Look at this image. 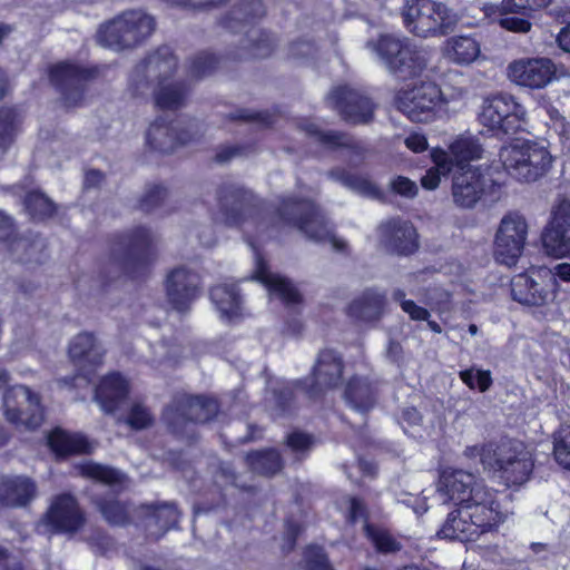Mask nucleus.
<instances>
[{"label": "nucleus", "mask_w": 570, "mask_h": 570, "mask_svg": "<svg viewBox=\"0 0 570 570\" xmlns=\"http://www.w3.org/2000/svg\"><path fill=\"white\" fill-rule=\"evenodd\" d=\"M254 278L264 284L269 293L286 304L299 302V293L286 278L269 272L263 258L256 255Z\"/></svg>", "instance_id": "nucleus-26"}, {"label": "nucleus", "mask_w": 570, "mask_h": 570, "mask_svg": "<svg viewBox=\"0 0 570 570\" xmlns=\"http://www.w3.org/2000/svg\"><path fill=\"white\" fill-rule=\"evenodd\" d=\"M508 77L519 86L541 89L556 77V66L548 58L519 59L509 65Z\"/></svg>", "instance_id": "nucleus-18"}, {"label": "nucleus", "mask_w": 570, "mask_h": 570, "mask_svg": "<svg viewBox=\"0 0 570 570\" xmlns=\"http://www.w3.org/2000/svg\"><path fill=\"white\" fill-rule=\"evenodd\" d=\"M438 491L458 507L475 505L476 502H482L484 507H502L495 490L487 487L473 473L461 469L446 468L442 470Z\"/></svg>", "instance_id": "nucleus-6"}, {"label": "nucleus", "mask_w": 570, "mask_h": 570, "mask_svg": "<svg viewBox=\"0 0 570 570\" xmlns=\"http://www.w3.org/2000/svg\"><path fill=\"white\" fill-rule=\"evenodd\" d=\"M46 518L49 524L61 532H75L83 523L82 513L76 500L67 494L56 498Z\"/></svg>", "instance_id": "nucleus-25"}, {"label": "nucleus", "mask_w": 570, "mask_h": 570, "mask_svg": "<svg viewBox=\"0 0 570 570\" xmlns=\"http://www.w3.org/2000/svg\"><path fill=\"white\" fill-rule=\"evenodd\" d=\"M482 151L483 149L475 137L462 135L450 145L446 153L458 170H461L462 167H466L463 165L464 163L481 158Z\"/></svg>", "instance_id": "nucleus-37"}, {"label": "nucleus", "mask_w": 570, "mask_h": 570, "mask_svg": "<svg viewBox=\"0 0 570 570\" xmlns=\"http://www.w3.org/2000/svg\"><path fill=\"white\" fill-rule=\"evenodd\" d=\"M382 243L387 249L400 255H409L417 248L416 232L409 222L389 220L381 225Z\"/></svg>", "instance_id": "nucleus-23"}, {"label": "nucleus", "mask_w": 570, "mask_h": 570, "mask_svg": "<svg viewBox=\"0 0 570 570\" xmlns=\"http://www.w3.org/2000/svg\"><path fill=\"white\" fill-rule=\"evenodd\" d=\"M216 58L209 53L197 56L190 63V72L193 77L200 78L209 73L216 66Z\"/></svg>", "instance_id": "nucleus-53"}, {"label": "nucleus", "mask_w": 570, "mask_h": 570, "mask_svg": "<svg viewBox=\"0 0 570 570\" xmlns=\"http://www.w3.org/2000/svg\"><path fill=\"white\" fill-rule=\"evenodd\" d=\"M48 444L57 455L87 453L90 450L88 441L79 434H71L57 429L48 436Z\"/></svg>", "instance_id": "nucleus-34"}, {"label": "nucleus", "mask_w": 570, "mask_h": 570, "mask_svg": "<svg viewBox=\"0 0 570 570\" xmlns=\"http://www.w3.org/2000/svg\"><path fill=\"white\" fill-rule=\"evenodd\" d=\"M384 304L385 298L381 293L368 289L351 303L348 313L356 320L370 322L382 315Z\"/></svg>", "instance_id": "nucleus-32"}, {"label": "nucleus", "mask_w": 570, "mask_h": 570, "mask_svg": "<svg viewBox=\"0 0 570 570\" xmlns=\"http://www.w3.org/2000/svg\"><path fill=\"white\" fill-rule=\"evenodd\" d=\"M313 45L306 41L296 42L291 47V53L296 58L308 57L313 53Z\"/></svg>", "instance_id": "nucleus-64"}, {"label": "nucleus", "mask_w": 570, "mask_h": 570, "mask_svg": "<svg viewBox=\"0 0 570 570\" xmlns=\"http://www.w3.org/2000/svg\"><path fill=\"white\" fill-rule=\"evenodd\" d=\"M148 145L161 153L173 151L178 145L185 144L186 139L176 135L175 129L163 120L150 125L147 131Z\"/></svg>", "instance_id": "nucleus-35"}, {"label": "nucleus", "mask_w": 570, "mask_h": 570, "mask_svg": "<svg viewBox=\"0 0 570 570\" xmlns=\"http://www.w3.org/2000/svg\"><path fill=\"white\" fill-rule=\"evenodd\" d=\"M488 179L479 168L468 166L456 170L452 180V198L456 206L472 208L482 198Z\"/></svg>", "instance_id": "nucleus-20"}, {"label": "nucleus", "mask_w": 570, "mask_h": 570, "mask_svg": "<svg viewBox=\"0 0 570 570\" xmlns=\"http://www.w3.org/2000/svg\"><path fill=\"white\" fill-rule=\"evenodd\" d=\"M533 459L528 448L520 441L509 440L499 444L490 471L497 473L505 485H520L529 480Z\"/></svg>", "instance_id": "nucleus-11"}, {"label": "nucleus", "mask_w": 570, "mask_h": 570, "mask_svg": "<svg viewBox=\"0 0 570 570\" xmlns=\"http://www.w3.org/2000/svg\"><path fill=\"white\" fill-rule=\"evenodd\" d=\"M90 77L91 71L68 62L58 63L50 70V80L60 89L67 107H76L81 102L83 83Z\"/></svg>", "instance_id": "nucleus-21"}, {"label": "nucleus", "mask_w": 570, "mask_h": 570, "mask_svg": "<svg viewBox=\"0 0 570 570\" xmlns=\"http://www.w3.org/2000/svg\"><path fill=\"white\" fill-rule=\"evenodd\" d=\"M272 51L271 45L267 40H262L250 48L247 55H242L240 57H253V58H264L267 57Z\"/></svg>", "instance_id": "nucleus-63"}, {"label": "nucleus", "mask_w": 570, "mask_h": 570, "mask_svg": "<svg viewBox=\"0 0 570 570\" xmlns=\"http://www.w3.org/2000/svg\"><path fill=\"white\" fill-rule=\"evenodd\" d=\"M479 118L495 134L510 135L527 124V111L512 96L501 94L484 100Z\"/></svg>", "instance_id": "nucleus-10"}, {"label": "nucleus", "mask_w": 570, "mask_h": 570, "mask_svg": "<svg viewBox=\"0 0 570 570\" xmlns=\"http://www.w3.org/2000/svg\"><path fill=\"white\" fill-rule=\"evenodd\" d=\"M492 385L491 372L489 370H478L475 372V389L480 392H487Z\"/></svg>", "instance_id": "nucleus-62"}, {"label": "nucleus", "mask_w": 570, "mask_h": 570, "mask_svg": "<svg viewBox=\"0 0 570 570\" xmlns=\"http://www.w3.org/2000/svg\"><path fill=\"white\" fill-rule=\"evenodd\" d=\"M104 518L111 524L121 525L128 520L126 505L116 500H108L98 503Z\"/></svg>", "instance_id": "nucleus-47"}, {"label": "nucleus", "mask_w": 570, "mask_h": 570, "mask_svg": "<svg viewBox=\"0 0 570 570\" xmlns=\"http://www.w3.org/2000/svg\"><path fill=\"white\" fill-rule=\"evenodd\" d=\"M559 288L553 285L548 267H532L517 275L511 283L514 301L529 306H547L554 303Z\"/></svg>", "instance_id": "nucleus-12"}, {"label": "nucleus", "mask_w": 570, "mask_h": 570, "mask_svg": "<svg viewBox=\"0 0 570 570\" xmlns=\"http://www.w3.org/2000/svg\"><path fill=\"white\" fill-rule=\"evenodd\" d=\"M393 297L400 301L402 309L409 314L412 320L424 321L429 318V311L416 305L413 301L405 299V293L402 289H396L393 293Z\"/></svg>", "instance_id": "nucleus-50"}, {"label": "nucleus", "mask_w": 570, "mask_h": 570, "mask_svg": "<svg viewBox=\"0 0 570 570\" xmlns=\"http://www.w3.org/2000/svg\"><path fill=\"white\" fill-rule=\"evenodd\" d=\"M401 14L406 30L422 38L444 36L460 20L455 11L433 0H406Z\"/></svg>", "instance_id": "nucleus-4"}, {"label": "nucleus", "mask_w": 570, "mask_h": 570, "mask_svg": "<svg viewBox=\"0 0 570 570\" xmlns=\"http://www.w3.org/2000/svg\"><path fill=\"white\" fill-rule=\"evenodd\" d=\"M155 236L150 230L144 227L135 229L126 240L127 258L125 266L127 269L145 266L151 255V247L155 243Z\"/></svg>", "instance_id": "nucleus-29"}, {"label": "nucleus", "mask_w": 570, "mask_h": 570, "mask_svg": "<svg viewBox=\"0 0 570 570\" xmlns=\"http://www.w3.org/2000/svg\"><path fill=\"white\" fill-rule=\"evenodd\" d=\"M128 382L117 373L105 376L96 387L95 400L106 413H114L128 394Z\"/></svg>", "instance_id": "nucleus-28"}, {"label": "nucleus", "mask_w": 570, "mask_h": 570, "mask_svg": "<svg viewBox=\"0 0 570 570\" xmlns=\"http://www.w3.org/2000/svg\"><path fill=\"white\" fill-rule=\"evenodd\" d=\"M304 130L308 135L315 136L317 141L332 149L356 147V142L351 136L340 131H322L314 124L307 125Z\"/></svg>", "instance_id": "nucleus-41"}, {"label": "nucleus", "mask_w": 570, "mask_h": 570, "mask_svg": "<svg viewBox=\"0 0 570 570\" xmlns=\"http://www.w3.org/2000/svg\"><path fill=\"white\" fill-rule=\"evenodd\" d=\"M528 223L519 213L505 214L494 237V255L501 264L511 266L521 256L528 237Z\"/></svg>", "instance_id": "nucleus-14"}, {"label": "nucleus", "mask_w": 570, "mask_h": 570, "mask_svg": "<svg viewBox=\"0 0 570 570\" xmlns=\"http://www.w3.org/2000/svg\"><path fill=\"white\" fill-rule=\"evenodd\" d=\"M126 422L132 429L141 430L151 424L153 416L144 405L136 403L131 406Z\"/></svg>", "instance_id": "nucleus-51"}, {"label": "nucleus", "mask_w": 570, "mask_h": 570, "mask_svg": "<svg viewBox=\"0 0 570 570\" xmlns=\"http://www.w3.org/2000/svg\"><path fill=\"white\" fill-rule=\"evenodd\" d=\"M155 21L149 14L132 10L124 12L100 27L97 41L115 50L130 48L151 35Z\"/></svg>", "instance_id": "nucleus-8"}, {"label": "nucleus", "mask_w": 570, "mask_h": 570, "mask_svg": "<svg viewBox=\"0 0 570 570\" xmlns=\"http://www.w3.org/2000/svg\"><path fill=\"white\" fill-rule=\"evenodd\" d=\"M343 373V362L338 354L333 350H323L318 353L317 360L313 367V382L307 385L304 383L303 389L309 396H316L324 389L335 386L341 380ZM297 386L303 382L297 381Z\"/></svg>", "instance_id": "nucleus-22"}, {"label": "nucleus", "mask_w": 570, "mask_h": 570, "mask_svg": "<svg viewBox=\"0 0 570 570\" xmlns=\"http://www.w3.org/2000/svg\"><path fill=\"white\" fill-rule=\"evenodd\" d=\"M179 519V513L174 504H163L156 508L149 517L150 523L159 525L161 533L176 525Z\"/></svg>", "instance_id": "nucleus-46"}, {"label": "nucleus", "mask_w": 570, "mask_h": 570, "mask_svg": "<svg viewBox=\"0 0 570 570\" xmlns=\"http://www.w3.org/2000/svg\"><path fill=\"white\" fill-rule=\"evenodd\" d=\"M509 514L503 507H484L482 502L458 507L448 514L438 534L450 540L474 541L484 533L495 531Z\"/></svg>", "instance_id": "nucleus-2"}, {"label": "nucleus", "mask_w": 570, "mask_h": 570, "mask_svg": "<svg viewBox=\"0 0 570 570\" xmlns=\"http://www.w3.org/2000/svg\"><path fill=\"white\" fill-rule=\"evenodd\" d=\"M218 412L215 400L203 396H183L168 406L164 420L174 433L181 434L187 423H204Z\"/></svg>", "instance_id": "nucleus-15"}, {"label": "nucleus", "mask_w": 570, "mask_h": 570, "mask_svg": "<svg viewBox=\"0 0 570 570\" xmlns=\"http://www.w3.org/2000/svg\"><path fill=\"white\" fill-rule=\"evenodd\" d=\"M431 155L434 166L426 170L425 175L421 178L423 188L428 190L438 188L441 178L448 176L453 170V163L445 150L433 149Z\"/></svg>", "instance_id": "nucleus-38"}, {"label": "nucleus", "mask_w": 570, "mask_h": 570, "mask_svg": "<svg viewBox=\"0 0 570 570\" xmlns=\"http://www.w3.org/2000/svg\"><path fill=\"white\" fill-rule=\"evenodd\" d=\"M199 275L185 266L171 269L165 281L168 303L178 312L187 311L199 296Z\"/></svg>", "instance_id": "nucleus-17"}, {"label": "nucleus", "mask_w": 570, "mask_h": 570, "mask_svg": "<svg viewBox=\"0 0 570 570\" xmlns=\"http://www.w3.org/2000/svg\"><path fill=\"white\" fill-rule=\"evenodd\" d=\"M499 158L509 175L527 183L546 176L553 161L544 142L521 138L503 146Z\"/></svg>", "instance_id": "nucleus-3"}, {"label": "nucleus", "mask_w": 570, "mask_h": 570, "mask_svg": "<svg viewBox=\"0 0 570 570\" xmlns=\"http://www.w3.org/2000/svg\"><path fill=\"white\" fill-rule=\"evenodd\" d=\"M366 48L375 52L389 71L400 79L412 78L426 67L425 53L412 48L406 38L384 33L375 41H367Z\"/></svg>", "instance_id": "nucleus-5"}, {"label": "nucleus", "mask_w": 570, "mask_h": 570, "mask_svg": "<svg viewBox=\"0 0 570 570\" xmlns=\"http://www.w3.org/2000/svg\"><path fill=\"white\" fill-rule=\"evenodd\" d=\"M305 559L309 570H333L327 558L320 547H311L306 550Z\"/></svg>", "instance_id": "nucleus-55"}, {"label": "nucleus", "mask_w": 570, "mask_h": 570, "mask_svg": "<svg viewBox=\"0 0 570 570\" xmlns=\"http://www.w3.org/2000/svg\"><path fill=\"white\" fill-rule=\"evenodd\" d=\"M528 18L527 16L515 17L505 14L499 19V24L505 30L525 33L531 29Z\"/></svg>", "instance_id": "nucleus-56"}, {"label": "nucleus", "mask_w": 570, "mask_h": 570, "mask_svg": "<svg viewBox=\"0 0 570 570\" xmlns=\"http://www.w3.org/2000/svg\"><path fill=\"white\" fill-rule=\"evenodd\" d=\"M26 207L35 218H46L53 214L55 206L52 202L43 194L33 191L26 197Z\"/></svg>", "instance_id": "nucleus-45"}, {"label": "nucleus", "mask_w": 570, "mask_h": 570, "mask_svg": "<svg viewBox=\"0 0 570 570\" xmlns=\"http://www.w3.org/2000/svg\"><path fill=\"white\" fill-rule=\"evenodd\" d=\"M552 274L553 285L559 288L558 279L563 282H570V264L569 263H560L553 266L552 268H548Z\"/></svg>", "instance_id": "nucleus-60"}, {"label": "nucleus", "mask_w": 570, "mask_h": 570, "mask_svg": "<svg viewBox=\"0 0 570 570\" xmlns=\"http://www.w3.org/2000/svg\"><path fill=\"white\" fill-rule=\"evenodd\" d=\"M364 530L376 550L381 553H394L401 550V543L385 529L365 522Z\"/></svg>", "instance_id": "nucleus-42"}, {"label": "nucleus", "mask_w": 570, "mask_h": 570, "mask_svg": "<svg viewBox=\"0 0 570 570\" xmlns=\"http://www.w3.org/2000/svg\"><path fill=\"white\" fill-rule=\"evenodd\" d=\"M464 91L458 89L452 94L440 89L432 82H421L410 89H402L395 98L396 107L413 121H428L433 116V110L441 101L459 99Z\"/></svg>", "instance_id": "nucleus-9"}, {"label": "nucleus", "mask_w": 570, "mask_h": 570, "mask_svg": "<svg viewBox=\"0 0 570 570\" xmlns=\"http://www.w3.org/2000/svg\"><path fill=\"white\" fill-rule=\"evenodd\" d=\"M499 451V444L488 443L483 445H472L464 450V455L469 459L480 458V461L485 470L491 469L494 463V458Z\"/></svg>", "instance_id": "nucleus-48"}, {"label": "nucleus", "mask_w": 570, "mask_h": 570, "mask_svg": "<svg viewBox=\"0 0 570 570\" xmlns=\"http://www.w3.org/2000/svg\"><path fill=\"white\" fill-rule=\"evenodd\" d=\"M330 104L350 122H367L373 116V105L362 92L347 86L334 88L328 95Z\"/></svg>", "instance_id": "nucleus-19"}, {"label": "nucleus", "mask_w": 570, "mask_h": 570, "mask_svg": "<svg viewBox=\"0 0 570 570\" xmlns=\"http://www.w3.org/2000/svg\"><path fill=\"white\" fill-rule=\"evenodd\" d=\"M553 455L561 466L570 470V426H562L554 433Z\"/></svg>", "instance_id": "nucleus-44"}, {"label": "nucleus", "mask_w": 570, "mask_h": 570, "mask_svg": "<svg viewBox=\"0 0 570 570\" xmlns=\"http://www.w3.org/2000/svg\"><path fill=\"white\" fill-rule=\"evenodd\" d=\"M166 196V189L160 186H155L153 189L148 191L144 199V206L146 208H150L153 206L158 205L164 200Z\"/></svg>", "instance_id": "nucleus-61"}, {"label": "nucleus", "mask_w": 570, "mask_h": 570, "mask_svg": "<svg viewBox=\"0 0 570 570\" xmlns=\"http://www.w3.org/2000/svg\"><path fill=\"white\" fill-rule=\"evenodd\" d=\"M246 460L252 470L261 474H274L282 466L279 454L274 450L250 453Z\"/></svg>", "instance_id": "nucleus-40"}, {"label": "nucleus", "mask_w": 570, "mask_h": 570, "mask_svg": "<svg viewBox=\"0 0 570 570\" xmlns=\"http://www.w3.org/2000/svg\"><path fill=\"white\" fill-rule=\"evenodd\" d=\"M278 217L284 225L293 226L315 242H330L337 250L345 243L335 237L325 217L307 199L286 198L278 208Z\"/></svg>", "instance_id": "nucleus-7"}, {"label": "nucleus", "mask_w": 570, "mask_h": 570, "mask_svg": "<svg viewBox=\"0 0 570 570\" xmlns=\"http://www.w3.org/2000/svg\"><path fill=\"white\" fill-rule=\"evenodd\" d=\"M37 495V485L24 475H4L0 478V507L22 508Z\"/></svg>", "instance_id": "nucleus-24"}, {"label": "nucleus", "mask_w": 570, "mask_h": 570, "mask_svg": "<svg viewBox=\"0 0 570 570\" xmlns=\"http://www.w3.org/2000/svg\"><path fill=\"white\" fill-rule=\"evenodd\" d=\"M341 508L346 509L347 519L355 523L361 519H366V509L362 501L356 498L346 497L341 501Z\"/></svg>", "instance_id": "nucleus-54"}, {"label": "nucleus", "mask_w": 570, "mask_h": 570, "mask_svg": "<svg viewBox=\"0 0 570 570\" xmlns=\"http://www.w3.org/2000/svg\"><path fill=\"white\" fill-rule=\"evenodd\" d=\"M245 193L239 188L229 187L219 191L218 199L224 209L222 220L226 225L236 226L242 223V215L245 212Z\"/></svg>", "instance_id": "nucleus-36"}, {"label": "nucleus", "mask_w": 570, "mask_h": 570, "mask_svg": "<svg viewBox=\"0 0 570 570\" xmlns=\"http://www.w3.org/2000/svg\"><path fill=\"white\" fill-rule=\"evenodd\" d=\"M550 2L551 0H503V6L510 13H521L529 17V12L548 7Z\"/></svg>", "instance_id": "nucleus-49"}, {"label": "nucleus", "mask_w": 570, "mask_h": 570, "mask_svg": "<svg viewBox=\"0 0 570 570\" xmlns=\"http://www.w3.org/2000/svg\"><path fill=\"white\" fill-rule=\"evenodd\" d=\"M405 146L413 153H422L428 149L429 144L424 135L413 132L404 140Z\"/></svg>", "instance_id": "nucleus-59"}, {"label": "nucleus", "mask_w": 570, "mask_h": 570, "mask_svg": "<svg viewBox=\"0 0 570 570\" xmlns=\"http://www.w3.org/2000/svg\"><path fill=\"white\" fill-rule=\"evenodd\" d=\"M546 253L556 258L570 255V202L560 198L553 205L551 218L542 233Z\"/></svg>", "instance_id": "nucleus-16"}, {"label": "nucleus", "mask_w": 570, "mask_h": 570, "mask_svg": "<svg viewBox=\"0 0 570 570\" xmlns=\"http://www.w3.org/2000/svg\"><path fill=\"white\" fill-rule=\"evenodd\" d=\"M177 67V59L167 47L158 49L145 61L139 63L130 77L137 94H142L150 83L154 85V96L160 109H177L184 105L185 87L171 79Z\"/></svg>", "instance_id": "nucleus-1"}, {"label": "nucleus", "mask_w": 570, "mask_h": 570, "mask_svg": "<svg viewBox=\"0 0 570 570\" xmlns=\"http://www.w3.org/2000/svg\"><path fill=\"white\" fill-rule=\"evenodd\" d=\"M344 399L352 409L365 412L375 403V390L367 379L353 377L345 387Z\"/></svg>", "instance_id": "nucleus-33"}, {"label": "nucleus", "mask_w": 570, "mask_h": 570, "mask_svg": "<svg viewBox=\"0 0 570 570\" xmlns=\"http://www.w3.org/2000/svg\"><path fill=\"white\" fill-rule=\"evenodd\" d=\"M210 299L220 320L233 322L242 315V299L234 285H217L210 291Z\"/></svg>", "instance_id": "nucleus-30"}, {"label": "nucleus", "mask_w": 570, "mask_h": 570, "mask_svg": "<svg viewBox=\"0 0 570 570\" xmlns=\"http://www.w3.org/2000/svg\"><path fill=\"white\" fill-rule=\"evenodd\" d=\"M331 176L341 181L351 190L371 198L380 197V189L370 178L360 175H353L344 170H333Z\"/></svg>", "instance_id": "nucleus-39"}, {"label": "nucleus", "mask_w": 570, "mask_h": 570, "mask_svg": "<svg viewBox=\"0 0 570 570\" xmlns=\"http://www.w3.org/2000/svg\"><path fill=\"white\" fill-rule=\"evenodd\" d=\"M313 441L308 434L295 432L288 435L287 444L294 451H304L312 445Z\"/></svg>", "instance_id": "nucleus-58"}, {"label": "nucleus", "mask_w": 570, "mask_h": 570, "mask_svg": "<svg viewBox=\"0 0 570 570\" xmlns=\"http://www.w3.org/2000/svg\"><path fill=\"white\" fill-rule=\"evenodd\" d=\"M78 469L82 475L108 484L120 483L124 478L119 471L94 462L82 463Z\"/></svg>", "instance_id": "nucleus-43"}, {"label": "nucleus", "mask_w": 570, "mask_h": 570, "mask_svg": "<svg viewBox=\"0 0 570 570\" xmlns=\"http://www.w3.org/2000/svg\"><path fill=\"white\" fill-rule=\"evenodd\" d=\"M442 55L454 65L469 66L481 56V46L471 36H453L444 41Z\"/></svg>", "instance_id": "nucleus-27"}, {"label": "nucleus", "mask_w": 570, "mask_h": 570, "mask_svg": "<svg viewBox=\"0 0 570 570\" xmlns=\"http://www.w3.org/2000/svg\"><path fill=\"white\" fill-rule=\"evenodd\" d=\"M392 189L404 197H414L417 194V186L416 184L403 176H399L395 179L391 181Z\"/></svg>", "instance_id": "nucleus-57"}, {"label": "nucleus", "mask_w": 570, "mask_h": 570, "mask_svg": "<svg viewBox=\"0 0 570 570\" xmlns=\"http://www.w3.org/2000/svg\"><path fill=\"white\" fill-rule=\"evenodd\" d=\"M69 355L76 363H83L81 370L85 371V364L97 366L101 363L104 351L91 334L81 333L70 342Z\"/></svg>", "instance_id": "nucleus-31"}, {"label": "nucleus", "mask_w": 570, "mask_h": 570, "mask_svg": "<svg viewBox=\"0 0 570 570\" xmlns=\"http://www.w3.org/2000/svg\"><path fill=\"white\" fill-rule=\"evenodd\" d=\"M4 415L12 424L35 430L43 421L40 396L26 385H13L3 394Z\"/></svg>", "instance_id": "nucleus-13"}, {"label": "nucleus", "mask_w": 570, "mask_h": 570, "mask_svg": "<svg viewBox=\"0 0 570 570\" xmlns=\"http://www.w3.org/2000/svg\"><path fill=\"white\" fill-rule=\"evenodd\" d=\"M13 132V118L10 110H0V154L10 145Z\"/></svg>", "instance_id": "nucleus-52"}]
</instances>
